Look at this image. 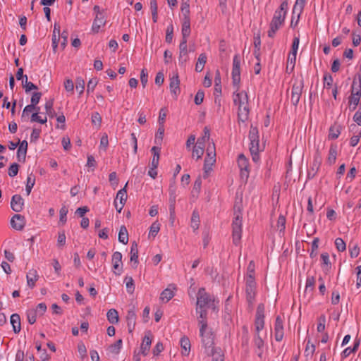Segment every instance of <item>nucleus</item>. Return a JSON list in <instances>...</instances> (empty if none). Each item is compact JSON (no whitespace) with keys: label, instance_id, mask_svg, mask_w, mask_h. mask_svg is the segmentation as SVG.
Wrapping results in <instances>:
<instances>
[{"label":"nucleus","instance_id":"f257e3e1","mask_svg":"<svg viewBox=\"0 0 361 361\" xmlns=\"http://www.w3.org/2000/svg\"><path fill=\"white\" fill-rule=\"evenodd\" d=\"M216 305L214 298L205 291L204 288L199 289L197 294L196 312L199 314L198 320H207L209 309L215 310Z\"/></svg>","mask_w":361,"mask_h":361},{"label":"nucleus","instance_id":"f03ea898","mask_svg":"<svg viewBox=\"0 0 361 361\" xmlns=\"http://www.w3.org/2000/svg\"><path fill=\"white\" fill-rule=\"evenodd\" d=\"M233 93V103L238 106V121L245 122L249 117L250 109L248 107V96L245 91Z\"/></svg>","mask_w":361,"mask_h":361},{"label":"nucleus","instance_id":"7ed1b4c3","mask_svg":"<svg viewBox=\"0 0 361 361\" xmlns=\"http://www.w3.org/2000/svg\"><path fill=\"white\" fill-rule=\"evenodd\" d=\"M235 217L232 223V238L233 243L235 245H238L241 240L242 237V214L240 211L237 213H234Z\"/></svg>","mask_w":361,"mask_h":361},{"label":"nucleus","instance_id":"20e7f679","mask_svg":"<svg viewBox=\"0 0 361 361\" xmlns=\"http://www.w3.org/2000/svg\"><path fill=\"white\" fill-rule=\"evenodd\" d=\"M200 325V334L202 337V342L205 348H210L214 345V336L210 331L207 332V320H198Z\"/></svg>","mask_w":361,"mask_h":361},{"label":"nucleus","instance_id":"39448f33","mask_svg":"<svg viewBox=\"0 0 361 361\" xmlns=\"http://www.w3.org/2000/svg\"><path fill=\"white\" fill-rule=\"evenodd\" d=\"M231 74L233 85L236 87V91H238L240 82V57L238 54L233 56Z\"/></svg>","mask_w":361,"mask_h":361},{"label":"nucleus","instance_id":"423d86ee","mask_svg":"<svg viewBox=\"0 0 361 361\" xmlns=\"http://www.w3.org/2000/svg\"><path fill=\"white\" fill-rule=\"evenodd\" d=\"M215 147L213 143L212 147L209 146L207 149V157L204 164V178H207V173L212 170V165L216 162Z\"/></svg>","mask_w":361,"mask_h":361},{"label":"nucleus","instance_id":"0eeeda50","mask_svg":"<svg viewBox=\"0 0 361 361\" xmlns=\"http://www.w3.org/2000/svg\"><path fill=\"white\" fill-rule=\"evenodd\" d=\"M303 87H304V82H303L302 79L299 80H296L294 81V83L292 86V90H291L290 101H291V103L295 106L298 105V104L300 101V97H301V94L302 92Z\"/></svg>","mask_w":361,"mask_h":361},{"label":"nucleus","instance_id":"6e6552de","mask_svg":"<svg viewBox=\"0 0 361 361\" xmlns=\"http://www.w3.org/2000/svg\"><path fill=\"white\" fill-rule=\"evenodd\" d=\"M249 139L250 140V152H259V132L257 127L251 126L249 132Z\"/></svg>","mask_w":361,"mask_h":361},{"label":"nucleus","instance_id":"1a4fd4ad","mask_svg":"<svg viewBox=\"0 0 361 361\" xmlns=\"http://www.w3.org/2000/svg\"><path fill=\"white\" fill-rule=\"evenodd\" d=\"M127 185H128V183H126L124 188H123L122 189L118 190V192H117V195H116V200H114V202L116 210L119 213L123 209V208L125 205V203L127 200V190H126Z\"/></svg>","mask_w":361,"mask_h":361},{"label":"nucleus","instance_id":"9d476101","mask_svg":"<svg viewBox=\"0 0 361 361\" xmlns=\"http://www.w3.org/2000/svg\"><path fill=\"white\" fill-rule=\"evenodd\" d=\"M238 165L240 171L241 178L247 180L249 177V161L243 154H239L238 157Z\"/></svg>","mask_w":361,"mask_h":361},{"label":"nucleus","instance_id":"9b49d317","mask_svg":"<svg viewBox=\"0 0 361 361\" xmlns=\"http://www.w3.org/2000/svg\"><path fill=\"white\" fill-rule=\"evenodd\" d=\"M288 10V1L286 0H283L281 4L279 9H277L274 15L273 19L276 20H280L282 23H284V20L286 16Z\"/></svg>","mask_w":361,"mask_h":361},{"label":"nucleus","instance_id":"f8f14e48","mask_svg":"<svg viewBox=\"0 0 361 361\" xmlns=\"http://www.w3.org/2000/svg\"><path fill=\"white\" fill-rule=\"evenodd\" d=\"M112 263L114 269V273L116 275H120L122 269V254L120 252H115L112 255Z\"/></svg>","mask_w":361,"mask_h":361},{"label":"nucleus","instance_id":"ddd939ff","mask_svg":"<svg viewBox=\"0 0 361 361\" xmlns=\"http://www.w3.org/2000/svg\"><path fill=\"white\" fill-rule=\"evenodd\" d=\"M24 200L20 195H14L11 201V209L16 212H20L23 210Z\"/></svg>","mask_w":361,"mask_h":361},{"label":"nucleus","instance_id":"4468645a","mask_svg":"<svg viewBox=\"0 0 361 361\" xmlns=\"http://www.w3.org/2000/svg\"><path fill=\"white\" fill-rule=\"evenodd\" d=\"M25 224V217L20 214H15L11 219V226L17 231H22Z\"/></svg>","mask_w":361,"mask_h":361},{"label":"nucleus","instance_id":"2eb2a0df","mask_svg":"<svg viewBox=\"0 0 361 361\" xmlns=\"http://www.w3.org/2000/svg\"><path fill=\"white\" fill-rule=\"evenodd\" d=\"M151 334L150 332H147L142 340V342L141 343L140 346V353L143 355L144 356H146L148 355L150 346L152 344V338H151Z\"/></svg>","mask_w":361,"mask_h":361},{"label":"nucleus","instance_id":"dca6fc26","mask_svg":"<svg viewBox=\"0 0 361 361\" xmlns=\"http://www.w3.org/2000/svg\"><path fill=\"white\" fill-rule=\"evenodd\" d=\"M274 331L276 341H281L283 338V326L280 316H278L276 319Z\"/></svg>","mask_w":361,"mask_h":361},{"label":"nucleus","instance_id":"f3484780","mask_svg":"<svg viewBox=\"0 0 361 361\" xmlns=\"http://www.w3.org/2000/svg\"><path fill=\"white\" fill-rule=\"evenodd\" d=\"M106 20L104 13L96 14L95 18L92 26V30L94 33H98L101 27L104 26Z\"/></svg>","mask_w":361,"mask_h":361},{"label":"nucleus","instance_id":"a211bd4d","mask_svg":"<svg viewBox=\"0 0 361 361\" xmlns=\"http://www.w3.org/2000/svg\"><path fill=\"white\" fill-rule=\"evenodd\" d=\"M28 144L26 140L20 142L19 147L17 151V159L20 162H25L27 151Z\"/></svg>","mask_w":361,"mask_h":361},{"label":"nucleus","instance_id":"6ab92c4d","mask_svg":"<svg viewBox=\"0 0 361 361\" xmlns=\"http://www.w3.org/2000/svg\"><path fill=\"white\" fill-rule=\"evenodd\" d=\"M126 320L128 331L131 333L135 329L136 324V314L134 307L128 311Z\"/></svg>","mask_w":361,"mask_h":361},{"label":"nucleus","instance_id":"aec40b11","mask_svg":"<svg viewBox=\"0 0 361 361\" xmlns=\"http://www.w3.org/2000/svg\"><path fill=\"white\" fill-rule=\"evenodd\" d=\"M322 162V158L319 154L314 156L312 166L307 173L308 178H313L317 173Z\"/></svg>","mask_w":361,"mask_h":361},{"label":"nucleus","instance_id":"412c9836","mask_svg":"<svg viewBox=\"0 0 361 361\" xmlns=\"http://www.w3.org/2000/svg\"><path fill=\"white\" fill-rule=\"evenodd\" d=\"M169 87L171 92L174 95L175 97H176L180 92V80L178 73L170 78Z\"/></svg>","mask_w":361,"mask_h":361},{"label":"nucleus","instance_id":"4be33fe9","mask_svg":"<svg viewBox=\"0 0 361 361\" xmlns=\"http://www.w3.org/2000/svg\"><path fill=\"white\" fill-rule=\"evenodd\" d=\"M246 300L248 307L250 310L253 309V305L256 295V287H245Z\"/></svg>","mask_w":361,"mask_h":361},{"label":"nucleus","instance_id":"5701e85b","mask_svg":"<svg viewBox=\"0 0 361 361\" xmlns=\"http://www.w3.org/2000/svg\"><path fill=\"white\" fill-rule=\"evenodd\" d=\"M130 262L133 263V268L135 269L137 267L138 264V247L137 243L135 241H133L131 243L130 247Z\"/></svg>","mask_w":361,"mask_h":361},{"label":"nucleus","instance_id":"b1692460","mask_svg":"<svg viewBox=\"0 0 361 361\" xmlns=\"http://www.w3.org/2000/svg\"><path fill=\"white\" fill-rule=\"evenodd\" d=\"M264 305L262 303L258 305L256 312L255 325L264 326Z\"/></svg>","mask_w":361,"mask_h":361},{"label":"nucleus","instance_id":"393cba45","mask_svg":"<svg viewBox=\"0 0 361 361\" xmlns=\"http://www.w3.org/2000/svg\"><path fill=\"white\" fill-rule=\"evenodd\" d=\"M175 289V286L173 284H170L168 288L161 292L160 300L164 302H169L174 296L173 290Z\"/></svg>","mask_w":361,"mask_h":361},{"label":"nucleus","instance_id":"a878e982","mask_svg":"<svg viewBox=\"0 0 361 361\" xmlns=\"http://www.w3.org/2000/svg\"><path fill=\"white\" fill-rule=\"evenodd\" d=\"M27 283L30 288L35 286L36 281L39 279V275L36 269L29 270L26 275Z\"/></svg>","mask_w":361,"mask_h":361},{"label":"nucleus","instance_id":"bb28decb","mask_svg":"<svg viewBox=\"0 0 361 361\" xmlns=\"http://www.w3.org/2000/svg\"><path fill=\"white\" fill-rule=\"evenodd\" d=\"M181 32L183 38H188L190 36L191 32L190 18H183Z\"/></svg>","mask_w":361,"mask_h":361},{"label":"nucleus","instance_id":"cd10ccee","mask_svg":"<svg viewBox=\"0 0 361 361\" xmlns=\"http://www.w3.org/2000/svg\"><path fill=\"white\" fill-rule=\"evenodd\" d=\"M11 324L13 326V330L14 333L18 334L21 330V326H20V317L18 314H13L11 316Z\"/></svg>","mask_w":361,"mask_h":361},{"label":"nucleus","instance_id":"c85d7f7f","mask_svg":"<svg viewBox=\"0 0 361 361\" xmlns=\"http://www.w3.org/2000/svg\"><path fill=\"white\" fill-rule=\"evenodd\" d=\"M283 24V23H282L281 21H278L272 18L270 23L269 30L268 31V36L271 38L274 37L276 31L280 28V27Z\"/></svg>","mask_w":361,"mask_h":361},{"label":"nucleus","instance_id":"c756f323","mask_svg":"<svg viewBox=\"0 0 361 361\" xmlns=\"http://www.w3.org/2000/svg\"><path fill=\"white\" fill-rule=\"evenodd\" d=\"M361 94L357 93H351L348 98L349 107L351 111L355 110L360 100Z\"/></svg>","mask_w":361,"mask_h":361},{"label":"nucleus","instance_id":"7c9ffc66","mask_svg":"<svg viewBox=\"0 0 361 361\" xmlns=\"http://www.w3.org/2000/svg\"><path fill=\"white\" fill-rule=\"evenodd\" d=\"M180 346L182 348V354L185 356L188 355L190 350V341L186 336H183L180 341Z\"/></svg>","mask_w":361,"mask_h":361},{"label":"nucleus","instance_id":"2f4dec72","mask_svg":"<svg viewBox=\"0 0 361 361\" xmlns=\"http://www.w3.org/2000/svg\"><path fill=\"white\" fill-rule=\"evenodd\" d=\"M210 355L212 356V361H224V354L219 348L212 347Z\"/></svg>","mask_w":361,"mask_h":361},{"label":"nucleus","instance_id":"473e14b6","mask_svg":"<svg viewBox=\"0 0 361 361\" xmlns=\"http://www.w3.org/2000/svg\"><path fill=\"white\" fill-rule=\"evenodd\" d=\"M106 317L108 321L113 324H116L118 322V313L116 310L111 309L106 313Z\"/></svg>","mask_w":361,"mask_h":361},{"label":"nucleus","instance_id":"72a5a7b5","mask_svg":"<svg viewBox=\"0 0 361 361\" xmlns=\"http://www.w3.org/2000/svg\"><path fill=\"white\" fill-rule=\"evenodd\" d=\"M118 241L123 244H127L128 242V233L125 226H121L118 233Z\"/></svg>","mask_w":361,"mask_h":361},{"label":"nucleus","instance_id":"f704fd0d","mask_svg":"<svg viewBox=\"0 0 361 361\" xmlns=\"http://www.w3.org/2000/svg\"><path fill=\"white\" fill-rule=\"evenodd\" d=\"M207 62V55L204 53L201 54L197 59V62L195 66V71L197 72H201Z\"/></svg>","mask_w":361,"mask_h":361},{"label":"nucleus","instance_id":"c9c22d12","mask_svg":"<svg viewBox=\"0 0 361 361\" xmlns=\"http://www.w3.org/2000/svg\"><path fill=\"white\" fill-rule=\"evenodd\" d=\"M54 99H49L45 104L46 114L51 118H54L56 116V114L53 108Z\"/></svg>","mask_w":361,"mask_h":361},{"label":"nucleus","instance_id":"e433bc0d","mask_svg":"<svg viewBox=\"0 0 361 361\" xmlns=\"http://www.w3.org/2000/svg\"><path fill=\"white\" fill-rule=\"evenodd\" d=\"M341 133V126L339 125H334L331 126L329 129V138L335 140L338 138Z\"/></svg>","mask_w":361,"mask_h":361},{"label":"nucleus","instance_id":"4c0bfd02","mask_svg":"<svg viewBox=\"0 0 361 361\" xmlns=\"http://www.w3.org/2000/svg\"><path fill=\"white\" fill-rule=\"evenodd\" d=\"M337 156L336 146L331 145L329 151V157L327 161L329 164H334L336 162Z\"/></svg>","mask_w":361,"mask_h":361},{"label":"nucleus","instance_id":"58836bf2","mask_svg":"<svg viewBox=\"0 0 361 361\" xmlns=\"http://www.w3.org/2000/svg\"><path fill=\"white\" fill-rule=\"evenodd\" d=\"M187 41H188V38H183L182 37L181 42H180V45H179V49H180L179 61H180L182 57L183 56L187 55V54H188Z\"/></svg>","mask_w":361,"mask_h":361},{"label":"nucleus","instance_id":"ea45409f","mask_svg":"<svg viewBox=\"0 0 361 361\" xmlns=\"http://www.w3.org/2000/svg\"><path fill=\"white\" fill-rule=\"evenodd\" d=\"M214 91L219 94H221V79L219 70H216L214 78Z\"/></svg>","mask_w":361,"mask_h":361},{"label":"nucleus","instance_id":"a19ab883","mask_svg":"<svg viewBox=\"0 0 361 361\" xmlns=\"http://www.w3.org/2000/svg\"><path fill=\"white\" fill-rule=\"evenodd\" d=\"M200 216L197 211H193L192 217H191V227L194 231H196L199 228L200 226Z\"/></svg>","mask_w":361,"mask_h":361},{"label":"nucleus","instance_id":"79ce46f5","mask_svg":"<svg viewBox=\"0 0 361 361\" xmlns=\"http://www.w3.org/2000/svg\"><path fill=\"white\" fill-rule=\"evenodd\" d=\"M357 93L361 94V77L359 76L358 80L354 78L352 86H351V93Z\"/></svg>","mask_w":361,"mask_h":361},{"label":"nucleus","instance_id":"37998d69","mask_svg":"<svg viewBox=\"0 0 361 361\" xmlns=\"http://www.w3.org/2000/svg\"><path fill=\"white\" fill-rule=\"evenodd\" d=\"M123 341L121 339H118L116 342L110 345L109 346V350L115 355H117L119 353L120 350L122 347Z\"/></svg>","mask_w":361,"mask_h":361},{"label":"nucleus","instance_id":"c03bdc74","mask_svg":"<svg viewBox=\"0 0 361 361\" xmlns=\"http://www.w3.org/2000/svg\"><path fill=\"white\" fill-rule=\"evenodd\" d=\"M35 178L31 173L27 178V183H26L25 190H26L27 195H29L30 194L31 190H32L33 186L35 185Z\"/></svg>","mask_w":361,"mask_h":361},{"label":"nucleus","instance_id":"a18cd8bd","mask_svg":"<svg viewBox=\"0 0 361 361\" xmlns=\"http://www.w3.org/2000/svg\"><path fill=\"white\" fill-rule=\"evenodd\" d=\"M305 2V0H296L293 9V15H295L298 11V18H299L300 14L304 8Z\"/></svg>","mask_w":361,"mask_h":361},{"label":"nucleus","instance_id":"49530a36","mask_svg":"<svg viewBox=\"0 0 361 361\" xmlns=\"http://www.w3.org/2000/svg\"><path fill=\"white\" fill-rule=\"evenodd\" d=\"M296 61V56H293L289 54L288 57V61H287V66H286V71L288 73H291L295 67Z\"/></svg>","mask_w":361,"mask_h":361},{"label":"nucleus","instance_id":"de8ad7c7","mask_svg":"<svg viewBox=\"0 0 361 361\" xmlns=\"http://www.w3.org/2000/svg\"><path fill=\"white\" fill-rule=\"evenodd\" d=\"M176 193H169V211L171 216L175 214Z\"/></svg>","mask_w":361,"mask_h":361},{"label":"nucleus","instance_id":"09e8293b","mask_svg":"<svg viewBox=\"0 0 361 361\" xmlns=\"http://www.w3.org/2000/svg\"><path fill=\"white\" fill-rule=\"evenodd\" d=\"M124 281L126 282L127 291L129 293H133L135 290V285L133 278L130 276H126L124 279Z\"/></svg>","mask_w":361,"mask_h":361},{"label":"nucleus","instance_id":"8fccbe9b","mask_svg":"<svg viewBox=\"0 0 361 361\" xmlns=\"http://www.w3.org/2000/svg\"><path fill=\"white\" fill-rule=\"evenodd\" d=\"M317 330L318 332H323L325 330L326 316L321 314L317 319Z\"/></svg>","mask_w":361,"mask_h":361},{"label":"nucleus","instance_id":"3c124183","mask_svg":"<svg viewBox=\"0 0 361 361\" xmlns=\"http://www.w3.org/2000/svg\"><path fill=\"white\" fill-rule=\"evenodd\" d=\"M26 314L27 321L30 324L35 323L37 319V310H35L34 309L28 310Z\"/></svg>","mask_w":361,"mask_h":361},{"label":"nucleus","instance_id":"603ef678","mask_svg":"<svg viewBox=\"0 0 361 361\" xmlns=\"http://www.w3.org/2000/svg\"><path fill=\"white\" fill-rule=\"evenodd\" d=\"M315 284V278L314 276H308L306 280L305 292H312Z\"/></svg>","mask_w":361,"mask_h":361},{"label":"nucleus","instance_id":"864d4df0","mask_svg":"<svg viewBox=\"0 0 361 361\" xmlns=\"http://www.w3.org/2000/svg\"><path fill=\"white\" fill-rule=\"evenodd\" d=\"M25 82H23V87L25 88V92H29L33 90H37L38 87L37 85L33 84L32 82H29L27 80V76L25 75Z\"/></svg>","mask_w":361,"mask_h":361},{"label":"nucleus","instance_id":"5fc2aeb1","mask_svg":"<svg viewBox=\"0 0 361 361\" xmlns=\"http://www.w3.org/2000/svg\"><path fill=\"white\" fill-rule=\"evenodd\" d=\"M319 241V238H314V240L312 243V250H311V252L310 255L311 258H314L317 255V250L318 249Z\"/></svg>","mask_w":361,"mask_h":361},{"label":"nucleus","instance_id":"6e6d98bb","mask_svg":"<svg viewBox=\"0 0 361 361\" xmlns=\"http://www.w3.org/2000/svg\"><path fill=\"white\" fill-rule=\"evenodd\" d=\"M333 84V78L332 76L329 73H326L324 75V87L330 89Z\"/></svg>","mask_w":361,"mask_h":361},{"label":"nucleus","instance_id":"4d7b16f0","mask_svg":"<svg viewBox=\"0 0 361 361\" xmlns=\"http://www.w3.org/2000/svg\"><path fill=\"white\" fill-rule=\"evenodd\" d=\"M173 37V24L171 23L166 28V42L167 43H171L172 42Z\"/></svg>","mask_w":361,"mask_h":361},{"label":"nucleus","instance_id":"13d9d810","mask_svg":"<svg viewBox=\"0 0 361 361\" xmlns=\"http://www.w3.org/2000/svg\"><path fill=\"white\" fill-rule=\"evenodd\" d=\"M98 83V80L97 78H91L88 82L87 86V94L92 92L94 90L95 87Z\"/></svg>","mask_w":361,"mask_h":361},{"label":"nucleus","instance_id":"bf43d9fd","mask_svg":"<svg viewBox=\"0 0 361 361\" xmlns=\"http://www.w3.org/2000/svg\"><path fill=\"white\" fill-rule=\"evenodd\" d=\"M299 42H300L299 37L295 36L293 38V43H292L291 52L290 53V55H293V56L297 55Z\"/></svg>","mask_w":361,"mask_h":361},{"label":"nucleus","instance_id":"052dcab7","mask_svg":"<svg viewBox=\"0 0 361 361\" xmlns=\"http://www.w3.org/2000/svg\"><path fill=\"white\" fill-rule=\"evenodd\" d=\"M315 351V345L312 343H310V341L309 340L307 342L306 348L305 350V354L306 357L310 355L311 357L313 355Z\"/></svg>","mask_w":361,"mask_h":361},{"label":"nucleus","instance_id":"680f3d73","mask_svg":"<svg viewBox=\"0 0 361 361\" xmlns=\"http://www.w3.org/2000/svg\"><path fill=\"white\" fill-rule=\"evenodd\" d=\"M335 245L339 252H343L346 249V245L344 240L341 238H337L335 240Z\"/></svg>","mask_w":361,"mask_h":361},{"label":"nucleus","instance_id":"e2e57ef3","mask_svg":"<svg viewBox=\"0 0 361 361\" xmlns=\"http://www.w3.org/2000/svg\"><path fill=\"white\" fill-rule=\"evenodd\" d=\"M75 83L76 90L79 92L80 94H82L85 90V80L82 78L79 77L77 78Z\"/></svg>","mask_w":361,"mask_h":361},{"label":"nucleus","instance_id":"0e129e2a","mask_svg":"<svg viewBox=\"0 0 361 361\" xmlns=\"http://www.w3.org/2000/svg\"><path fill=\"white\" fill-rule=\"evenodd\" d=\"M19 165L17 163H13L8 168V176L11 177L16 176L18 173Z\"/></svg>","mask_w":361,"mask_h":361},{"label":"nucleus","instance_id":"69168bd1","mask_svg":"<svg viewBox=\"0 0 361 361\" xmlns=\"http://www.w3.org/2000/svg\"><path fill=\"white\" fill-rule=\"evenodd\" d=\"M204 97V91L202 90H199L195 97V99H194L195 104L197 105L201 104L203 102Z\"/></svg>","mask_w":361,"mask_h":361},{"label":"nucleus","instance_id":"338daca9","mask_svg":"<svg viewBox=\"0 0 361 361\" xmlns=\"http://www.w3.org/2000/svg\"><path fill=\"white\" fill-rule=\"evenodd\" d=\"M159 230L160 224L157 221H155L150 226L149 235L155 236L158 233Z\"/></svg>","mask_w":361,"mask_h":361},{"label":"nucleus","instance_id":"774afa93","mask_svg":"<svg viewBox=\"0 0 361 361\" xmlns=\"http://www.w3.org/2000/svg\"><path fill=\"white\" fill-rule=\"evenodd\" d=\"M42 97L41 92H34L32 95L31 99H30V105H32L33 107H35V106L39 102V100Z\"/></svg>","mask_w":361,"mask_h":361}]
</instances>
